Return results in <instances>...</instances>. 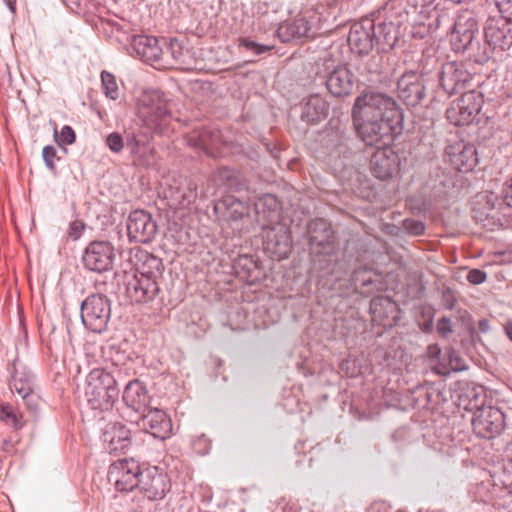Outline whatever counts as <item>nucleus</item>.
Returning <instances> with one entry per match:
<instances>
[{"mask_svg": "<svg viewBox=\"0 0 512 512\" xmlns=\"http://www.w3.org/2000/svg\"><path fill=\"white\" fill-rule=\"evenodd\" d=\"M456 303L454 291L448 287L443 286L441 289V304L447 310H452Z\"/></svg>", "mask_w": 512, "mask_h": 512, "instance_id": "49", "label": "nucleus"}, {"mask_svg": "<svg viewBox=\"0 0 512 512\" xmlns=\"http://www.w3.org/2000/svg\"><path fill=\"white\" fill-rule=\"evenodd\" d=\"M399 166V157L390 145L377 147L370 160L371 171L380 180L391 178L398 172Z\"/></svg>", "mask_w": 512, "mask_h": 512, "instance_id": "20", "label": "nucleus"}, {"mask_svg": "<svg viewBox=\"0 0 512 512\" xmlns=\"http://www.w3.org/2000/svg\"><path fill=\"white\" fill-rule=\"evenodd\" d=\"M400 117L395 100L379 92L361 93L352 107L354 128L367 146L390 145L394 141L395 125Z\"/></svg>", "mask_w": 512, "mask_h": 512, "instance_id": "1", "label": "nucleus"}, {"mask_svg": "<svg viewBox=\"0 0 512 512\" xmlns=\"http://www.w3.org/2000/svg\"><path fill=\"white\" fill-rule=\"evenodd\" d=\"M469 400L465 409L473 411L471 420L473 432L483 439H494L506 429V414L497 406L484 405L485 393L482 388L468 391Z\"/></svg>", "mask_w": 512, "mask_h": 512, "instance_id": "3", "label": "nucleus"}, {"mask_svg": "<svg viewBox=\"0 0 512 512\" xmlns=\"http://www.w3.org/2000/svg\"><path fill=\"white\" fill-rule=\"evenodd\" d=\"M223 143L219 130L214 128H205L199 133L196 145L208 155L215 157L219 147Z\"/></svg>", "mask_w": 512, "mask_h": 512, "instance_id": "36", "label": "nucleus"}, {"mask_svg": "<svg viewBox=\"0 0 512 512\" xmlns=\"http://www.w3.org/2000/svg\"><path fill=\"white\" fill-rule=\"evenodd\" d=\"M140 430L151 434L154 438L165 440L172 433V422L169 416L160 409H148L146 412L131 418Z\"/></svg>", "mask_w": 512, "mask_h": 512, "instance_id": "11", "label": "nucleus"}, {"mask_svg": "<svg viewBox=\"0 0 512 512\" xmlns=\"http://www.w3.org/2000/svg\"><path fill=\"white\" fill-rule=\"evenodd\" d=\"M193 446L199 454L205 455L209 452L211 444L205 435H201L193 441Z\"/></svg>", "mask_w": 512, "mask_h": 512, "instance_id": "50", "label": "nucleus"}, {"mask_svg": "<svg viewBox=\"0 0 512 512\" xmlns=\"http://www.w3.org/2000/svg\"><path fill=\"white\" fill-rule=\"evenodd\" d=\"M83 325L93 333L106 331L111 318V301L104 294L88 296L80 307Z\"/></svg>", "mask_w": 512, "mask_h": 512, "instance_id": "6", "label": "nucleus"}, {"mask_svg": "<svg viewBox=\"0 0 512 512\" xmlns=\"http://www.w3.org/2000/svg\"><path fill=\"white\" fill-rule=\"evenodd\" d=\"M122 397L127 407L135 413V417L149 409L150 395L146 386L137 379L125 386Z\"/></svg>", "mask_w": 512, "mask_h": 512, "instance_id": "25", "label": "nucleus"}, {"mask_svg": "<svg viewBox=\"0 0 512 512\" xmlns=\"http://www.w3.org/2000/svg\"><path fill=\"white\" fill-rule=\"evenodd\" d=\"M504 331L506 336L512 341V320H508L504 325Z\"/></svg>", "mask_w": 512, "mask_h": 512, "instance_id": "59", "label": "nucleus"}, {"mask_svg": "<svg viewBox=\"0 0 512 512\" xmlns=\"http://www.w3.org/2000/svg\"><path fill=\"white\" fill-rule=\"evenodd\" d=\"M351 283L355 290L362 294H370L383 288L381 274L367 267L355 269L351 276Z\"/></svg>", "mask_w": 512, "mask_h": 512, "instance_id": "29", "label": "nucleus"}, {"mask_svg": "<svg viewBox=\"0 0 512 512\" xmlns=\"http://www.w3.org/2000/svg\"><path fill=\"white\" fill-rule=\"evenodd\" d=\"M102 442L109 454L125 453L131 445L130 431L121 423H108L102 433Z\"/></svg>", "mask_w": 512, "mask_h": 512, "instance_id": "21", "label": "nucleus"}, {"mask_svg": "<svg viewBox=\"0 0 512 512\" xmlns=\"http://www.w3.org/2000/svg\"><path fill=\"white\" fill-rule=\"evenodd\" d=\"M310 250L315 255H330L334 250V232L324 219H315L307 226Z\"/></svg>", "mask_w": 512, "mask_h": 512, "instance_id": "15", "label": "nucleus"}, {"mask_svg": "<svg viewBox=\"0 0 512 512\" xmlns=\"http://www.w3.org/2000/svg\"><path fill=\"white\" fill-rule=\"evenodd\" d=\"M437 332L440 336L446 337L452 332L451 320L448 317H442L437 321Z\"/></svg>", "mask_w": 512, "mask_h": 512, "instance_id": "53", "label": "nucleus"}, {"mask_svg": "<svg viewBox=\"0 0 512 512\" xmlns=\"http://www.w3.org/2000/svg\"><path fill=\"white\" fill-rule=\"evenodd\" d=\"M372 321L383 327H392L400 319L398 304L386 296H378L370 302Z\"/></svg>", "mask_w": 512, "mask_h": 512, "instance_id": "22", "label": "nucleus"}, {"mask_svg": "<svg viewBox=\"0 0 512 512\" xmlns=\"http://www.w3.org/2000/svg\"><path fill=\"white\" fill-rule=\"evenodd\" d=\"M265 249L278 259L288 257V229L283 225L273 227L267 234Z\"/></svg>", "mask_w": 512, "mask_h": 512, "instance_id": "34", "label": "nucleus"}, {"mask_svg": "<svg viewBox=\"0 0 512 512\" xmlns=\"http://www.w3.org/2000/svg\"><path fill=\"white\" fill-rule=\"evenodd\" d=\"M197 196V183L191 179H186L184 184L172 193L173 199L183 208L193 204Z\"/></svg>", "mask_w": 512, "mask_h": 512, "instance_id": "37", "label": "nucleus"}, {"mask_svg": "<svg viewBox=\"0 0 512 512\" xmlns=\"http://www.w3.org/2000/svg\"><path fill=\"white\" fill-rule=\"evenodd\" d=\"M233 172L227 167H221L217 170L214 177L215 179H219L221 181H228L232 177Z\"/></svg>", "mask_w": 512, "mask_h": 512, "instance_id": "57", "label": "nucleus"}, {"mask_svg": "<svg viewBox=\"0 0 512 512\" xmlns=\"http://www.w3.org/2000/svg\"><path fill=\"white\" fill-rule=\"evenodd\" d=\"M483 104L481 92L471 89L446 110L447 120L455 126H464L473 122Z\"/></svg>", "mask_w": 512, "mask_h": 512, "instance_id": "7", "label": "nucleus"}, {"mask_svg": "<svg viewBox=\"0 0 512 512\" xmlns=\"http://www.w3.org/2000/svg\"><path fill=\"white\" fill-rule=\"evenodd\" d=\"M295 110H299L300 117L307 123L316 124L326 118L328 114L327 102L318 94H312L303 100Z\"/></svg>", "mask_w": 512, "mask_h": 512, "instance_id": "28", "label": "nucleus"}, {"mask_svg": "<svg viewBox=\"0 0 512 512\" xmlns=\"http://www.w3.org/2000/svg\"><path fill=\"white\" fill-rule=\"evenodd\" d=\"M101 82L105 95L116 100L119 97V88L115 76L108 71H102Z\"/></svg>", "mask_w": 512, "mask_h": 512, "instance_id": "42", "label": "nucleus"}, {"mask_svg": "<svg viewBox=\"0 0 512 512\" xmlns=\"http://www.w3.org/2000/svg\"><path fill=\"white\" fill-rule=\"evenodd\" d=\"M131 47L144 62H158L163 58L164 49L154 36L134 35Z\"/></svg>", "mask_w": 512, "mask_h": 512, "instance_id": "26", "label": "nucleus"}, {"mask_svg": "<svg viewBox=\"0 0 512 512\" xmlns=\"http://www.w3.org/2000/svg\"><path fill=\"white\" fill-rule=\"evenodd\" d=\"M502 198L509 207V210L512 209V178L505 182L502 188Z\"/></svg>", "mask_w": 512, "mask_h": 512, "instance_id": "54", "label": "nucleus"}, {"mask_svg": "<svg viewBox=\"0 0 512 512\" xmlns=\"http://www.w3.org/2000/svg\"><path fill=\"white\" fill-rule=\"evenodd\" d=\"M352 144L353 140L350 136L339 129L331 131L327 135L326 146L332 157H343V159L349 160L354 154Z\"/></svg>", "mask_w": 512, "mask_h": 512, "instance_id": "32", "label": "nucleus"}, {"mask_svg": "<svg viewBox=\"0 0 512 512\" xmlns=\"http://www.w3.org/2000/svg\"><path fill=\"white\" fill-rule=\"evenodd\" d=\"M248 207L234 196L227 195L214 205V212L225 220H239L248 214Z\"/></svg>", "mask_w": 512, "mask_h": 512, "instance_id": "33", "label": "nucleus"}, {"mask_svg": "<svg viewBox=\"0 0 512 512\" xmlns=\"http://www.w3.org/2000/svg\"><path fill=\"white\" fill-rule=\"evenodd\" d=\"M472 216L488 230L512 227V215L506 202L492 191L478 192L472 200Z\"/></svg>", "mask_w": 512, "mask_h": 512, "instance_id": "5", "label": "nucleus"}, {"mask_svg": "<svg viewBox=\"0 0 512 512\" xmlns=\"http://www.w3.org/2000/svg\"><path fill=\"white\" fill-rule=\"evenodd\" d=\"M76 140V134L71 126L65 125L60 134L55 131V141L58 145H71Z\"/></svg>", "mask_w": 512, "mask_h": 512, "instance_id": "44", "label": "nucleus"}, {"mask_svg": "<svg viewBox=\"0 0 512 512\" xmlns=\"http://www.w3.org/2000/svg\"><path fill=\"white\" fill-rule=\"evenodd\" d=\"M134 265L137 276H144L159 283L163 275L162 260L147 251L138 250L134 255Z\"/></svg>", "mask_w": 512, "mask_h": 512, "instance_id": "27", "label": "nucleus"}, {"mask_svg": "<svg viewBox=\"0 0 512 512\" xmlns=\"http://www.w3.org/2000/svg\"><path fill=\"white\" fill-rule=\"evenodd\" d=\"M127 148L136 158H142L148 151V137L145 134L129 132L125 137Z\"/></svg>", "mask_w": 512, "mask_h": 512, "instance_id": "39", "label": "nucleus"}, {"mask_svg": "<svg viewBox=\"0 0 512 512\" xmlns=\"http://www.w3.org/2000/svg\"><path fill=\"white\" fill-rule=\"evenodd\" d=\"M450 161L458 171H470L477 164V151L473 145H459L450 153Z\"/></svg>", "mask_w": 512, "mask_h": 512, "instance_id": "35", "label": "nucleus"}, {"mask_svg": "<svg viewBox=\"0 0 512 512\" xmlns=\"http://www.w3.org/2000/svg\"><path fill=\"white\" fill-rule=\"evenodd\" d=\"M478 19L473 11L458 13L451 33V43L455 51H465L478 32Z\"/></svg>", "mask_w": 512, "mask_h": 512, "instance_id": "13", "label": "nucleus"}, {"mask_svg": "<svg viewBox=\"0 0 512 512\" xmlns=\"http://www.w3.org/2000/svg\"><path fill=\"white\" fill-rule=\"evenodd\" d=\"M430 327H431V323H429V324L425 325V328H426V329H430Z\"/></svg>", "mask_w": 512, "mask_h": 512, "instance_id": "64", "label": "nucleus"}, {"mask_svg": "<svg viewBox=\"0 0 512 512\" xmlns=\"http://www.w3.org/2000/svg\"><path fill=\"white\" fill-rule=\"evenodd\" d=\"M34 375L31 371L22 367L19 368L14 364V373L10 383V389L12 392H16L28 406H31V402L34 398Z\"/></svg>", "mask_w": 512, "mask_h": 512, "instance_id": "30", "label": "nucleus"}, {"mask_svg": "<svg viewBox=\"0 0 512 512\" xmlns=\"http://www.w3.org/2000/svg\"><path fill=\"white\" fill-rule=\"evenodd\" d=\"M234 268L237 273L242 272L245 277H252L253 273L257 270L258 265L252 256L240 255L234 261Z\"/></svg>", "mask_w": 512, "mask_h": 512, "instance_id": "41", "label": "nucleus"}, {"mask_svg": "<svg viewBox=\"0 0 512 512\" xmlns=\"http://www.w3.org/2000/svg\"><path fill=\"white\" fill-rule=\"evenodd\" d=\"M405 229L412 235H421L424 232V224L417 220H406L404 222Z\"/></svg>", "mask_w": 512, "mask_h": 512, "instance_id": "51", "label": "nucleus"}, {"mask_svg": "<svg viewBox=\"0 0 512 512\" xmlns=\"http://www.w3.org/2000/svg\"><path fill=\"white\" fill-rule=\"evenodd\" d=\"M427 79L415 71L405 72L397 82L398 97L408 106H416L425 98Z\"/></svg>", "mask_w": 512, "mask_h": 512, "instance_id": "12", "label": "nucleus"}, {"mask_svg": "<svg viewBox=\"0 0 512 512\" xmlns=\"http://www.w3.org/2000/svg\"><path fill=\"white\" fill-rule=\"evenodd\" d=\"M427 355L430 360H433V361L438 360V363L442 362L440 360L441 349L437 344H431L428 346Z\"/></svg>", "mask_w": 512, "mask_h": 512, "instance_id": "56", "label": "nucleus"}, {"mask_svg": "<svg viewBox=\"0 0 512 512\" xmlns=\"http://www.w3.org/2000/svg\"><path fill=\"white\" fill-rule=\"evenodd\" d=\"M115 259V249L108 241L90 242L83 255L82 262L85 268L90 271L103 273L113 267Z\"/></svg>", "mask_w": 512, "mask_h": 512, "instance_id": "10", "label": "nucleus"}, {"mask_svg": "<svg viewBox=\"0 0 512 512\" xmlns=\"http://www.w3.org/2000/svg\"><path fill=\"white\" fill-rule=\"evenodd\" d=\"M142 474L137 461L133 458H125L114 462L109 467L108 480L118 491L128 492L138 488Z\"/></svg>", "mask_w": 512, "mask_h": 512, "instance_id": "9", "label": "nucleus"}, {"mask_svg": "<svg viewBox=\"0 0 512 512\" xmlns=\"http://www.w3.org/2000/svg\"><path fill=\"white\" fill-rule=\"evenodd\" d=\"M478 329L482 333H487L490 330V323L487 319H481L478 322Z\"/></svg>", "mask_w": 512, "mask_h": 512, "instance_id": "58", "label": "nucleus"}, {"mask_svg": "<svg viewBox=\"0 0 512 512\" xmlns=\"http://www.w3.org/2000/svg\"><path fill=\"white\" fill-rule=\"evenodd\" d=\"M319 21L317 13L312 10H305L297 15L293 23H290V38H310L316 33L315 27Z\"/></svg>", "mask_w": 512, "mask_h": 512, "instance_id": "31", "label": "nucleus"}, {"mask_svg": "<svg viewBox=\"0 0 512 512\" xmlns=\"http://www.w3.org/2000/svg\"><path fill=\"white\" fill-rule=\"evenodd\" d=\"M406 18L404 12H397L396 21L388 19L383 7L372 13V17H365L352 24L348 44L354 53L368 54L378 45L382 51L392 49L400 38L401 26Z\"/></svg>", "mask_w": 512, "mask_h": 512, "instance_id": "2", "label": "nucleus"}, {"mask_svg": "<svg viewBox=\"0 0 512 512\" xmlns=\"http://www.w3.org/2000/svg\"><path fill=\"white\" fill-rule=\"evenodd\" d=\"M138 114L147 125H159L170 115L168 102L159 90L145 91L138 102Z\"/></svg>", "mask_w": 512, "mask_h": 512, "instance_id": "8", "label": "nucleus"}, {"mask_svg": "<svg viewBox=\"0 0 512 512\" xmlns=\"http://www.w3.org/2000/svg\"><path fill=\"white\" fill-rule=\"evenodd\" d=\"M2 413L6 418L11 419L13 423L16 422V420H17L16 415L12 411H10L6 408H3Z\"/></svg>", "mask_w": 512, "mask_h": 512, "instance_id": "60", "label": "nucleus"}, {"mask_svg": "<svg viewBox=\"0 0 512 512\" xmlns=\"http://www.w3.org/2000/svg\"><path fill=\"white\" fill-rule=\"evenodd\" d=\"M84 229V224L80 221H74L69 226V235L74 239H78Z\"/></svg>", "mask_w": 512, "mask_h": 512, "instance_id": "55", "label": "nucleus"}, {"mask_svg": "<svg viewBox=\"0 0 512 512\" xmlns=\"http://www.w3.org/2000/svg\"><path fill=\"white\" fill-rule=\"evenodd\" d=\"M159 292V283L144 276L134 275L126 284V296L134 303L150 302Z\"/></svg>", "mask_w": 512, "mask_h": 512, "instance_id": "23", "label": "nucleus"}, {"mask_svg": "<svg viewBox=\"0 0 512 512\" xmlns=\"http://www.w3.org/2000/svg\"><path fill=\"white\" fill-rule=\"evenodd\" d=\"M138 489L148 500H161L170 490V481L166 474L152 467L143 471Z\"/></svg>", "mask_w": 512, "mask_h": 512, "instance_id": "18", "label": "nucleus"}, {"mask_svg": "<svg viewBox=\"0 0 512 512\" xmlns=\"http://www.w3.org/2000/svg\"><path fill=\"white\" fill-rule=\"evenodd\" d=\"M121 369L113 364L112 370L94 368L86 377L85 397L94 410H110L119 396L118 378Z\"/></svg>", "mask_w": 512, "mask_h": 512, "instance_id": "4", "label": "nucleus"}, {"mask_svg": "<svg viewBox=\"0 0 512 512\" xmlns=\"http://www.w3.org/2000/svg\"><path fill=\"white\" fill-rule=\"evenodd\" d=\"M239 45L252 51L255 55H262L272 48L271 46L268 45L256 43L255 41L247 37L240 38Z\"/></svg>", "mask_w": 512, "mask_h": 512, "instance_id": "46", "label": "nucleus"}, {"mask_svg": "<svg viewBox=\"0 0 512 512\" xmlns=\"http://www.w3.org/2000/svg\"><path fill=\"white\" fill-rule=\"evenodd\" d=\"M471 74L465 69L463 63L456 61L446 62L440 72V85L448 96H452L469 85Z\"/></svg>", "mask_w": 512, "mask_h": 512, "instance_id": "16", "label": "nucleus"}, {"mask_svg": "<svg viewBox=\"0 0 512 512\" xmlns=\"http://www.w3.org/2000/svg\"><path fill=\"white\" fill-rule=\"evenodd\" d=\"M5 3L7 4V6L9 7V9L12 11V12H15V5H16V0H4Z\"/></svg>", "mask_w": 512, "mask_h": 512, "instance_id": "61", "label": "nucleus"}, {"mask_svg": "<svg viewBox=\"0 0 512 512\" xmlns=\"http://www.w3.org/2000/svg\"><path fill=\"white\" fill-rule=\"evenodd\" d=\"M286 506V502L279 503L274 512H285Z\"/></svg>", "mask_w": 512, "mask_h": 512, "instance_id": "62", "label": "nucleus"}, {"mask_svg": "<svg viewBox=\"0 0 512 512\" xmlns=\"http://www.w3.org/2000/svg\"><path fill=\"white\" fill-rule=\"evenodd\" d=\"M486 277V273L480 269H472L467 274L468 282L474 285L482 284Z\"/></svg>", "mask_w": 512, "mask_h": 512, "instance_id": "52", "label": "nucleus"}, {"mask_svg": "<svg viewBox=\"0 0 512 512\" xmlns=\"http://www.w3.org/2000/svg\"><path fill=\"white\" fill-rule=\"evenodd\" d=\"M512 22L500 18H489L484 26L487 44L492 50L506 51L512 47Z\"/></svg>", "mask_w": 512, "mask_h": 512, "instance_id": "19", "label": "nucleus"}, {"mask_svg": "<svg viewBox=\"0 0 512 512\" xmlns=\"http://www.w3.org/2000/svg\"><path fill=\"white\" fill-rule=\"evenodd\" d=\"M279 207V200L272 194H264L258 197L254 202V209L256 214H262L263 218L269 221L273 220V215L277 213Z\"/></svg>", "mask_w": 512, "mask_h": 512, "instance_id": "38", "label": "nucleus"}, {"mask_svg": "<svg viewBox=\"0 0 512 512\" xmlns=\"http://www.w3.org/2000/svg\"><path fill=\"white\" fill-rule=\"evenodd\" d=\"M447 363L439 362L437 371L439 374H449L451 371L458 372L465 370L466 364L462 357L454 349H448L446 351Z\"/></svg>", "mask_w": 512, "mask_h": 512, "instance_id": "40", "label": "nucleus"}, {"mask_svg": "<svg viewBox=\"0 0 512 512\" xmlns=\"http://www.w3.org/2000/svg\"><path fill=\"white\" fill-rule=\"evenodd\" d=\"M494 3L501 14L500 19L512 22V0H494Z\"/></svg>", "mask_w": 512, "mask_h": 512, "instance_id": "48", "label": "nucleus"}, {"mask_svg": "<svg viewBox=\"0 0 512 512\" xmlns=\"http://www.w3.org/2000/svg\"><path fill=\"white\" fill-rule=\"evenodd\" d=\"M105 143L108 148L114 153H120L125 145L123 136L118 132H112L107 135Z\"/></svg>", "mask_w": 512, "mask_h": 512, "instance_id": "45", "label": "nucleus"}, {"mask_svg": "<svg viewBox=\"0 0 512 512\" xmlns=\"http://www.w3.org/2000/svg\"><path fill=\"white\" fill-rule=\"evenodd\" d=\"M42 157H43L46 167L50 171L55 172V170H56L55 159H58L56 149L51 145L45 146L42 151Z\"/></svg>", "mask_w": 512, "mask_h": 512, "instance_id": "47", "label": "nucleus"}, {"mask_svg": "<svg viewBox=\"0 0 512 512\" xmlns=\"http://www.w3.org/2000/svg\"><path fill=\"white\" fill-rule=\"evenodd\" d=\"M354 74L346 66H337L327 74L326 87L334 97H345L352 93Z\"/></svg>", "mask_w": 512, "mask_h": 512, "instance_id": "24", "label": "nucleus"}, {"mask_svg": "<svg viewBox=\"0 0 512 512\" xmlns=\"http://www.w3.org/2000/svg\"><path fill=\"white\" fill-rule=\"evenodd\" d=\"M404 433V430H397L394 434H393V438L396 440L400 435H402Z\"/></svg>", "mask_w": 512, "mask_h": 512, "instance_id": "63", "label": "nucleus"}, {"mask_svg": "<svg viewBox=\"0 0 512 512\" xmlns=\"http://www.w3.org/2000/svg\"><path fill=\"white\" fill-rule=\"evenodd\" d=\"M126 227L129 240L136 243H150L157 234L156 222L144 210L130 212Z\"/></svg>", "mask_w": 512, "mask_h": 512, "instance_id": "14", "label": "nucleus"}, {"mask_svg": "<svg viewBox=\"0 0 512 512\" xmlns=\"http://www.w3.org/2000/svg\"><path fill=\"white\" fill-rule=\"evenodd\" d=\"M164 42H165V48H163L164 49L163 57L170 56L176 64H182L184 62L183 61L184 50H183L180 42L177 39H171L169 42H166V40H164Z\"/></svg>", "mask_w": 512, "mask_h": 512, "instance_id": "43", "label": "nucleus"}, {"mask_svg": "<svg viewBox=\"0 0 512 512\" xmlns=\"http://www.w3.org/2000/svg\"><path fill=\"white\" fill-rule=\"evenodd\" d=\"M435 0H389L382 7L383 11L388 14V19L396 21L397 12H404L406 18L403 25L409 22L416 24L418 21L414 18L416 14L420 17H427L429 7Z\"/></svg>", "mask_w": 512, "mask_h": 512, "instance_id": "17", "label": "nucleus"}]
</instances>
